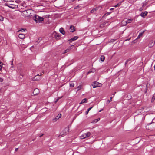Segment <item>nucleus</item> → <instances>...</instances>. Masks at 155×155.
<instances>
[{
    "mask_svg": "<svg viewBox=\"0 0 155 155\" xmlns=\"http://www.w3.org/2000/svg\"><path fill=\"white\" fill-rule=\"evenodd\" d=\"M34 20L37 22H40L44 20L43 18L41 17L38 15H35L33 18Z\"/></svg>",
    "mask_w": 155,
    "mask_h": 155,
    "instance_id": "1",
    "label": "nucleus"
},
{
    "mask_svg": "<svg viewBox=\"0 0 155 155\" xmlns=\"http://www.w3.org/2000/svg\"><path fill=\"white\" fill-rule=\"evenodd\" d=\"M5 5L12 9L17 8L18 6L17 4H9V3L6 4Z\"/></svg>",
    "mask_w": 155,
    "mask_h": 155,
    "instance_id": "2",
    "label": "nucleus"
},
{
    "mask_svg": "<svg viewBox=\"0 0 155 155\" xmlns=\"http://www.w3.org/2000/svg\"><path fill=\"white\" fill-rule=\"evenodd\" d=\"M69 128H65L62 132L60 133L59 136H64L66 135L68 132Z\"/></svg>",
    "mask_w": 155,
    "mask_h": 155,
    "instance_id": "3",
    "label": "nucleus"
},
{
    "mask_svg": "<svg viewBox=\"0 0 155 155\" xmlns=\"http://www.w3.org/2000/svg\"><path fill=\"white\" fill-rule=\"evenodd\" d=\"M92 85L93 86V88H94L97 87H101L102 85V84L98 82L95 81L92 84Z\"/></svg>",
    "mask_w": 155,
    "mask_h": 155,
    "instance_id": "4",
    "label": "nucleus"
},
{
    "mask_svg": "<svg viewBox=\"0 0 155 155\" xmlns=\"http://www.w3.org/2000/svg\"><path fill=\"white\" fill-rule=\"evenodd\" d=\"M31 10L30 9H27L23 11V14L25 15L26 17L29 16L31 14Z\"/></svg>",
    "mask_w": 155,
    "mask_h": 155,
    "instance_id": "5",
    "label": "nucleus"
},
{
    "mask_svg": "<svg viewBox=\"0 0 155 155\" xmlns=\"http://www.w3.org/2000/svg\"><path fill=\"white\" fill-rule=\"evenodd\" d=\"M91 133L90 132H88L82 135L81 137V139H85L90 136Z\"/></svg>",
    "mask_w": 155,
    "mask_h": 155,
    "instance_id": "6",
    "label": "nucleus"
},
{
    "mask_svg": "<svg viewBox=\"0 0 155 155\" xmlns=\"http://www.w3.org/2000/svg\"><path fill=\"white\" fill-rule=\"evenodd\" d=\"M42 74H37L33 78L32 80L36 81H39L41 79L40 76Z\"/></svg>",
    "mask_w": 155,
    "mask_h": 155,
    "instance_id": "7",
    "label": "nucleus"
},
{
    "mask_svg": "<svg viewBox=\"0 0 155 155\" xmlns=\"http://www.w3.org/2000/svg\"><path fill=\"white\" fill-rule=\"evenodd\" d=\"M61 114H59L58 115L56 116L53 119V122H56L58 120L61 118Z\"/></svg>",
    "mask_w": 155,
    "mask_h": 155,
    "instance_id": "8",
    "label": "nucleus"
},
{
    "mask_svg": "<svg viewBox=\"0 0 155 155\" xmlns=\"http://www.w3.org/2000/svg\"><path fill=\"white\" fill-rule=\"evenodd\" d=\"M39 93V91L38 89L36 88L34 90L33 94L34 95H36L38 94Z\"/></svg>",
    "mask_w": 155,
    "mask_h": 155,
    "instance_id": "9",
    "label": "nucleus"
},
{
    "mask_svg": "<svg viewBox=\"0 0 155 155\" xmlns=\"http://www.w3.org/2000/svg\"><path fill=\"white\" fill-rule=\"evenodd\" d=\"M155 41H154L153 40L150 41L148 45L149 47L151 48V47H152L154 45H155Z\"/></svg>",
    "mask_w": 155,
    "mask_h": 155,
    "instance_id": "10",
    "label": "nucleus"
},
{
    "mask_svg": "<svg viewBox=\"0 0 155 155\" xmlns=\"http://www.w3.org/2000/svg\"><path fill=\"white\" fill-rule=\"evenodd\" d=\"M147 12L145 11L144 12H142L140 14V15L142 17L145 18V16L147 15Z\"/></svg>",
    "mask_w": 155,
    "mask_h": 155,
    "instance_id": "11",
    "label": "nucleus"
},
{
    "mask_svg": "<svg viewBox=\"0 0 155 155\" xmlns=\"http://www.w3.org/2000/svg\"><path fill=\"white\" fill-rule=\"evenodd\" d=\"M70 29L71 30V32H74L75 31V28L74 26L73 25L70 26Z\"/></svg>",
    "mask_w": 155,
    "mask_h": 155,
    "instance_id": "12",
    "label": "nucleus"
},
{
    "mask_svg": "<svg viewBox=\"0 0 155 155\" xmlns=\"http://www.w3.org/2000/svg\"><path fill=\"white\" fill-rule=\"evenodd\" d=\"M25 37V35L23 34H20L18 35L19 38L21 39H23Z\"/></svg>",
    "mask_w": 155,
    "mask_h": 155,
    "instance_id": "13",
    "label": "nucleus"
},
{
    "mask_svg": "<svg viewBox=\"0 0 155 155\" xmlns=\"http://www.w3.org/2000/svg\"><path fill=\"white\" fill-rule=\"evenodd\" d=\"M60 32L61 33L64 35L65 34V32L62 28H61L59 30Z\"/></svg>",
    "mask_w": 155,
    "mask_h": 155,
    "instance_id": "14",
    "label": "nucleus"
},
{
    "mask_svg": "<svg viewBox=\"0 0 155 155\" xmlns=\"http://www.w3.org/2000/svg\"><path fill=\"white\" fill-rule=\"evenodd\" d=\"M78 38V37L77 36H75L74 37L72 38L71 39L69 40L70 41V42H71L72 41H74L77 40Z\"/></svg>",
    "mask_w": 155,
    "mask_h": 155,
    "instance_id": "15",
    "label": "nucleus"
},
{
    "mask_svg": "<svg viewBox=\"0 0 155 155\" xmlns=\"http://www.w3.org/2000/svg\"><path fill=\"white\" fill-rule=\"evenodd\" d=\"M87 102V98H84L79 103L80 104L84 103H86Z\"/></svg>",
    "mask_w": 155,
    "mask_h": 155,
    "instance_id": "16",
    "label": "nucleus"
},
{
    "mask_svg": "<svg viewBox=\"0 0 155 155\" xmlns=\"http://www.w3.org/2000/svg\"><path fill=\"white\" fill-rule=\"evenodd\" d=\"M144 33V31H143L142 32H140L139 33V35H138L137 39L139 38L141 36H142Z\"/></svg>",
    "mask_w": 155,
    "mask_h": 155,
    "instance_id": "17",
    "label": "nucleus"
},
{
    "mask_svg": "<svg viewBox=\"0 0 155 155\" xmlns=\"http://www.w3.org/2000/svg\"><path fill=\"white\" fill-rule=\"evenodd\" d=\"M105 59V57L104 55H101L100 58L101 61L103 62L104 61Z\"/></svg>",
    "mask_w": 155,
    "mask_h": 155,
    "instance_id": "18",
    "label": "nucleus"
},
{
    "mask_svg": "<svg viewBox=\"0 0 155 155\" xmlns=\"http://www.w3.org/2000/svg\"><path fill=\"white\" fill-rule=\"evenodd\" d=\"M132 19H128L126 21V24H128V23H130L131 22V21H132Z\"/></svg>",
    "mask_w": 155,
    "mask_h": 155,
    "instance_id": "19",
    "label": "nucleus"
},
{
    "mask_svg": "<svg viewBox=\"0 0 155 155\" xmlns=\"http://www.w3.org/2000/svg\"><path fill=\"white\" fill-rule=\"evenodd\" d=\"M122 3L121 2H119L116 5L114 6L115 7H117L118 6H120L121 5V3Z\"/></svg>",
    "mask_w": 155,
    "mask_h": 155,
    "instance_id": "20",
    "label": "nucleus"
},
{
    "mask_svg": "<svg viewBox=\"0 0 155 155\" xmlns=\"http://www.w3.org/2000/svg\"><path fill=\"white\" fill-rule=\"evenodd\" d=\"M106 23V22H104L103 23L101 24L100 25V27L101 28H103L104 26Z\"/></svg>",
    "mask_w": 155,
    "mask_h": 155,
    "instance_id": "21",
    "label": "nucleus"
},
{
    "mask_svg": "<svg viewBox=\"0 0 155 155\" xmlns=\"http://www.w3.org/2000/svg\"><path fill=\"white\" fill-rule=\"evenodd\" d=\"M96 10H97V9L96 8H94L93 9H92L91 11L90 12L91 13H93L94 12L96 11Z\"/></svg>",
    "mask_w": 155,
    "mask_h": 155,
    "instance_id": "22",
    "label": "nucleus"
},
{
    "mask_svg": "<svg viewBox=\"0 0 155 155\" xmlns=\"http://www.w3.org/2000/svg\"><path fill=\"white\" fill-rule=\"evenodd\" d=\"M113 98V97H110V100H108L107 101V103L109 104L110 102L112 101V99Z\"/></svg>",
    "mask_w": 155,
    "mask_h": 155,
    "instance_id": "23",
    "label": "nucleus"
},
{
    "mask_svg": "<svg viewBox=\"0 0 155 155\" xmlns=\"http://www.w3.org/2000/svg\"><path fill=\"white\" fill-rule=\"evenodd\" d=\"M92 108V107H90V108H89L87 110V111H86V114H87L88 112H89V111L91 110V109Z\"/></svg>",
    "mask_w": 155,
    "mask_h": 155,
    "instance_id": "24",
    "label": "nucleus"
},
{
    "mask_svg": "<svg viewBox=\"0 0 155 155\" xmlns=\"http://www.w3.org/2000/svg\"><path fill=\"white\" fill-rule=\"evenodd\" d=\"M131 60V59L130 58H129V59H128V60H127L126 62H125V65L126 66V65L128 63V62L129 61H130Z\"/></svg>",
    "mask_w": 155,
    "mask_h": 155,
    "instance_id": "25",
    "label": "nucleus"
},
{
    "mask_svg": "<svg viewBox=\"0 0 155 155\" xmlns=\"http://www.w3.org/2000/svg\"><path fill=\"white\" fill-rule=\"evenodd\" d=\"M4 18L2 16L0 15V21H3Z\"/></svg>",
    "mask_w": 155,
    "mask_h": 155,
    "instance_id": "26",
    "label": "nucleus"
},
{
    "mask_svg": "<svg viewBox=\"0 0 155 155\" xmlns=\"http://www.w3.org/2000/svg\"><path fill=\"white\" fill-rule=\"evenodd\" d=\"M70 49H71V48H68V49L66 50L65 51V52H64V53H67V52H69Z\"/></svg>",
    "mask_w": 155,
    "mask_h": 155,
    "instance_id": "27",
    "label": "nucleus"
},
{
    "mask_svg": "<svg viewBox=\"0 0 155 155\" xmlns=\"http://www.w3.org/2000/svg\"><path fill=\"white\" fill-rule=\"evenodd\" d=\"M100 120V118H98L97 119H95L94 120V122L96 123Z\"/></svg>",
    "mask_w": 155,
    "mask_h": 155,
    "instance_id": "28",
    "label": "nucleus"
},
{
    "mask_svg": "<svg viewBox=\"0 0 155 155\" xmlns=\"http://www.w3.org/2000/svg\"><path fill=\"white\" fill-rule=\"evenodd\" d=\"M13 60L12 59V61H11V65H12V67H11V68H13Z\"/></svg>",
    "mask_w": 155,
    "mask_h": 155,
    "instance_id": "29",
    "label": "nucleus"
},
{
    "mask_svg": "<svg viewBox=\"0 0 155 155\" xmlns=\"http://www.w3.org/2000/svg\"><path fill=\"white\" fill-rule=\"evenodd\" d=\"M2 62L0 61V70L1 71V69L2 68Z\"/></svg>",
    "mask_w": 155,
    "mask_h": 155,
    "instance_id": "30",
    "label": "nucleus"
},
{
    "mask_svg": "<svg viewBox=\"0 0 155 155\" xmlns=\"http://www.w3.org/2000/svg\"><path fill=\"white\" fill-rule=\"evenodd\" d=\"M74 84L73 83H72L70 84V86L71 87H74Z\"/></svg>",
    "mask_w": 155,
    "mask_h": 155,
    "instance_id": "31",
    "label": "nucleus"
},
{
    "mask_svg": "<svg viewBox=\"0 0 155 155\" xmlns=\"http://www.w3.org/2000/svg\"><path fill=\"white\" fill-rule=\"evenodd\" d=\"M5 2H11L13 0H3Z\"/></svg>",
    "mask_w": 155,
    "mask_h": 155,
    "instance_id": "32",
    "label": "nucleus"
},
{
    "mask_svg": "<svg viewBox=\"0 0 155 155\" xmlns=\"http://www.w3.org/2000/svg\"><path fill=\"white\" fill-rule=\"evenodd\" d=\"M81 85H80L79 86H78L77 87V88L78 89V90H80L81 88Z\"/></svg>",
    "mask_w": 155,
    "mask_h": 155,
    "instance_id": "33",
    "label": "nucleus"
},
{
    "mask_svg": "<svg viewBox=\"0 0 155 155\" xmlns=\"http://www.w3.org/2000/svg\"><path fill=\"white\" fill-rule=\"evenodd\" d=\"M19 73L20 74V75H21L22 76H23L22 71H19Z\"/></svg>",
    "mask_w": 155,
    "mask_h": 155,
    "instance_id": "34",
    "label": "nucleus"
},
{
    "mask_svg": "<svg viewBox=\"0 0 155 155\" xmlns=\"http://www.w3.org/2000/svg\"><path fill=\"white\" fill-rule=\"evenodd\" d=\"M147 5L146 3H143L142 5V7H144L145 6Z\"/></svg>",
    "mask_w": 155,
    "mask_h": 155,
    "instance_id": "35",
    "label": "nucleus"
},
{
    "mask_svg": "<svg viewBox=\"0 0 155 155\" xmlns=\"http://www.w3.org/2000/svg\"><path fill=\"white\" fill-rule=\"evenodd\" d=\"M110 13H111V12H107V13H106L104 14V15L107 16V15H108L110 14Z\"/></svg>",
    "mask_w": 155,
    "mask_h": 155,
    "instance_id": "36",
    "label": "nucleus"
},
{
    "mask_svg": "<svg viewBox=\"0 0 155 155\" xmlns=\"http://www.w3.org/2000/svg\"><path fill=\"white\" fill-rule=\"evenodd\" d=\"M94 71H95V70H93V71H89L88 72V74H89V73H91V72H94Z\"/></svg>",
    "mask_w": 155,
    "mask_h": 155,
    "instance_id": "37",
    "label": "nucleus"
},
{
    "mask_svg": "<svg viewBox=\"0 0 155 155\" xmlns=\"http://www.w3.org/2000/svg\"><path fill=\"white\" fill-rule=\"evenodd\" d=\"M11 2V4H16L15 3H16L15 2H14L13 0Z\"/></svg>",
    "mask_w": 155,
    "mask_h": 155,
    "instance_id": "38",
    "label": "nucleus"
},
{
    "mask_svg": "<svg viewBox=\"0 0 155 155\" xmlns=\"http://www.w3.org/2000/svg\"><path fill=\"white\" fill-rule=\"evenodd\" d=\"M3 78H0V82H3Z\"/></svg>",
    "mask_w": 155,
    "mask_h": 155,
    "instance_id": "39",
    "label": "nucleus"
},
{
    "mask_svg": "<svg viewBox=\"0 0 155 155\" xmlns=\"http://www.w3.org/2000/svg\"><path fill=\"white\" fill-rule=\"evenodd\" d=\"M26 29H23V28H22L21 29H20V30H19L18 31H22V30H25Z\"/></svg>",
    "mask_w": 155,
    "mask_h": 155,
    "instance_id": "40",
    "label": "nucleus"
},
{
    "mask_svg": "<svg viewBox=\"0 0 155 155\" xmlns=\"http://www.w3.org/2000/svg\"><path fill=\"white\" fill-rule=\"evenodd\" d=\"M142 8L143 7H141V8H140L139 9V10L140 11H142L143 10Z\"/></svg>",
    "mask_w": 155,
    "mask_h": 155,
    "instance_id": "41",
    "label": "nucleus"
},
{
    "mask_svg": "<svg viewBox=\"0 0 155 155\" xmlns=\"http://www.w3.org/2000/svg\"><path fill=\"white\" fill-rule=\"evenodd\" d=\"M43 135V134H42L41 135H40V134H39L38 135V136L40 137H41Z\"/></svg>",
    "mask_w": 155,
    "mask_h": 155,
    "instance_id": "42",
    "label": "nucleus"
},
{
    "mask_svg": "<svg viewBox=\"0 0 155 155\" xmlns=\"http://www.w3.org/2000/svg\"><path fill=\"white\" fill-rule=\"evenodd\" d=\"M58 99H56V100L55 101V103H56L58 101Z\"/></svg>",
    "mask_w": 155,
    "mask_h": 155,
    "instance_id": "43",
    "label": "nucleus"
},
{
    "mask_svg": "<svg viewBox=\"0 0 155 155\" xmlns=\"http://www.w3.org/2000/svg\"><path fill=\"white\" fill-rule=\"evenodd\" d=\"M18 148H16L15 149V151H17L18 150Z\"/></svg>",
    "mask_w": 155,
    "mask_h": 155,
    "instance_id": "44",
    "label": "nucleus"
},
{
    "mask_svg": "<svg viewBox=\"0 0 155 155\" xmlns=\"http://www.w3.org/2000/svg\"><path fill=\"white\" fill-rule=\"evenodd\" d=\"M114 9V8H111L110 9V10H113Z\"/></svg>",
    "mask_w": 155,
    "mask_h": 155,
    "instance_id": "45",
    "label": "nucleus"
},
{
    "mask_svg": "<svg viewBox=\"0 0 155 155\" xmlns=\"http://www.w3.org/2000/svg\"><path fill=\"white\" fill-rule=\"evenodd\" d=\"M56 35H57L56 36H57V37H59V35H58V34H56Z\"/></svg>",
    "mask_w": 155,
    "mask_h": 155,
    "instance_id": "46",
    "label": "nucleus"
},
{
    "mask_svg": "<svg viewBox=\"0 0 155 155\" xmlns=\"http://www.w3.org/2000/svg\"><path fill=\"white\" fill-rule=\"evenodd\" d=\"M102 110H103V109H102V110H100L99 111V112H101V111Z\"/></svg>",
    "mask_w": 155,
    "mask_h": 155,
    "instance_id": "47",
    "label": "nucleus"
},
{
    "mask_svg": "<svg viewBox=\"0 0 155 155\" xmlns=\"http://www.w3.org/2000/svg\"><path fill=\"white\" fill-rule=\"evenodd\" d=\"M152 124V123H150V124H150V125H151Z\"/></svg>",
    "mask_w": 155,
    "mask_h": 155,
    "instance_id": "48",
    "label": "nucleus"
},
{
    "mask_svg": "<svg viewBox=\"0 0 155 155\" xmlns=\"http://www.w3.org/2000/svg\"><path fill=\"white\" fill-rule=\"evenodd\" d=\"M153 97H153L152 100H153V99H154V98H153Z\"/></svg>",
    "mask_w": 155,
    "mask_h": 155,
    "instance_id": "49",
    "label": "nucleus"
},
{
    "mask_svg": "<svg viewBox=\"0 0 155 155\" xmlns=\"http://www.w3.org/2000/svg\"><path fill=\"white\" fill-rule=\"evenodd\" d=\"M153 97H153L152 100H153V99H154V98H153Z\"/></svg>",
    "mask_w": 155,
    "mask_h": 155,
    "instance_id": "50",
    "label": "nucleus"
}]
</instances>
